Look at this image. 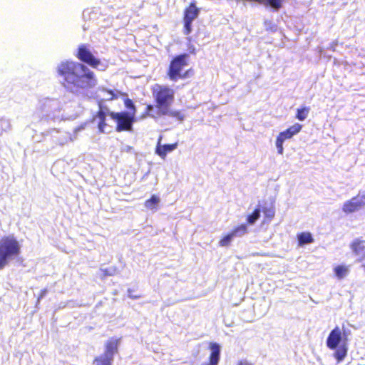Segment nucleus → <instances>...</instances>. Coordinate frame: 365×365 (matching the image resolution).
I'll return each instance as SVG.
<instances>
[{
  "instance_id": "bb28decb",
  "label": "nucleus",
  "mask_w": 365,
  "mask_h": 365,
  "mask_svg": "<svg viewBox=\"0 0 365 365\" xmlns=\"http://www.w3.org/2000/svg\"><path fill=\"white\" fill-rule=\"evenodd\" d=\"M101 272H103V275L104 277L113 276L117 272V268L114 266H111V267H106V268H101Z\"/></svg>"
},
{
  "instance_id": "ddd939ff",
  "label": "nucleus",
  "mask_w": 365,
  "mask_h": 365,
  "mask_svg": "<svg viewBox=\"0 0 365 365\" xmlns=\"http://www.w3.org/2000/svg\"><path fill=\"white\" fill-rule=\"evenodd\" d=\"M209 349L210 351L209 363L202 365H218L220 360L221 346L218 343L212 341L209 344Z\"/></svg>"
},
{
  "instance_id": "9d476101",
  "label": "nucleus",
  "mask_w": 365,
  "mask_h": 365,
  "mask_svg": "<svg viewBox=\"0 0 365 365\" xmlns=\"http://www.w3.org/2000/svg\"><path fill=\"white\" fill-rule=\"evenodd\" d=\"M353 255L356 257V262L360 263L365 271V240L355 238L349 245Z\"/></svg>"
},
{
  "instance_id": "1a4fd4ad",
  "label": "nucleus",
  "mask_w": 365,
  "mask_h": 365,
  "mask_svg": "<svg viewBox=\"0 0 365 365\" xmlns=\"http://www.w3.org/2000/svg\"><path fill=\"white\" fill-rule=\"evenodd\" d=\"M200 9L195 3H190L185 9L183 14V34L189 35L192 31V22L200 14Z\"/></svg>"
},
{
  "instance_id": "393cba45",
  "label": "nucleus",
  "mask_w": 365,
  "mask_h": 365,
  "mask_svg": "<svg viewBox=\"0 0 365 365\" xmlns=\"http://www.w3.org/2000/svg\"><path fill=\"white\" fill-rule=\"evenodd\" d=\"M262 212H264V215L266 218L269 220H272L275 215L274 208L272 205L270 207H262Z\"/></svg>"
},
{
  "instance_id": "4be33fe9",
  "label": "nucleus",
  "mask_w": 365,
  "mask_h": 365,
  "mask_svg": "<svg viewBox=\"0 0 365 365\" xmlns=\"http://www.w3.org/2000/svg\"><path fill=\"white\" fill-rule=\"evenodd\" d=\"M231 232L234 237H240L247 232V226L246 224H242L236 227Z\"/></svg>"
},
{
  "instance_id": "f8f14e48",
  "label": "nucleus",
  "mask_w": 365,
  "mask_h": 365,
  "mask_svg": "<svg viewBox=\"0 0 365 365\" xmlns=\"http://www.w3.org/2000/svg\"><path fill=\"white\" fill-rule=\"evenodd\" d=\"M107 110L109 109L108 108H103L101 107L93 118V122L97 123L98 131L101 133H109L111 131V127L106 122V117L108 115Z\"/></svg>"
},
{
  "instance_id": "412c9836",
  "label": "nucleus",
  "mask_w": 365,
  "mask_h": 365,
  "mask_svg": "<svg viewBox=\"0 0 365 365\" xmlns=\"http://www.w3.org/2000/svg\"><path fill=\"white\" fill-rule=\"evenodd\" d=\"M310 108L303 106L297 109L296 118L300 121H304L308 116Z\"/></svg>"
},
{
  "instance_id": "f704fd0d",
  "label": "nucleus",
  "mask_w": 365,
  "mask_h": 365,
  "mask_svg": "<svg viewBox=\"0 0 365 365\" xmlns=\"http://www.w3.org/2000/svg\"><path fill=\"white\" fill-rule=\"evenodd\" d=\"M187 39L188 40L189 42L191 41V37H187Z\"/></svg>"
},
{
  "instance_id": "f3484780",
  "label": "nucleus",
  "mask_w": 365,
  "mask_h": 365,
  "mask_svg": "<svg viewBox=\"0 0 365 365\" xmlns=\"http://www.w3.org/2000/svg\"><path fill=\"white\" fill-rule=\"evenodd\" d=\"M122 96H123V103L125 107L128 109V110H125L127 113H129L130 115H133L135 116L137 110L133 100L130 99L128 97V94L125 93H120Z\"/></svg>"
},
{
  "instance_id": "7c9ffc66",
  "label": "nucleus",
  "mask_w": 365,
  "mask_h": 365,
  "mask_svg": "<svg viewBox=\"0 0 365 365\" xmlns=\"http://www.w3.org/2000/svg\"><path fill=\"white\" fill-rule=\"evenodd\" d=\"M48 293V290L47 289H43L41 291V293L38 297V302H39L41 299H42L43 298H44L46 297V295Z\"/></svg>"
},
{
  "instance_id": "4468645a",
  "label": "nucleus",
  "mask_w": 365,
  "mask_h": 365,
  "mask_svg": "<svg viewBox=\"0 0 365 365\" xmlns=\"http://www.w3.org/2000/svg\"><path fill=\"white\" fill-rule=\"evenodd\" d=\"M177 148V143L161 145L159 140L155 148V153L161 158L165 159L168 153L173 152Z\"/></svg>"
},
{
  "instance_id": "6ab92c4d",
  "label": "nucleus",
  "mask_w": 365,
  "mask_h": 365,
  "mask_svg": "<svg viewBox=\"0 0 365 365\" xmlns=\"http://www.w3.org/2000/svg\"><path fill=\"white\" fill-rule=\"evenodd\" d=\"M261 207L259 204L253 212L247 217V222L249 225H254L261 215Z\"/></svg>"
},
{
  "instance_id": "423d86ee",
  "label": "nucleus",
  "mask_w": 365,
  "mask_h": 365,
  "mask_svg": "<svg viewBox=\"0 0 365 365\" xmlns=\"http://www.w3.org/2000/svg\"><path fill=\"white\" fill-rule=\"evenodd\" d=\"M121 338L111 337L105 343L104 352L95 358V365H113L114 356L118 352Z\"/></svg>"
},
{
  "instance_id": "7ed1b4c3",
  "label": "nucleus",
  "mask_w": 365,
  "mask_h": 365,
  "mask_svg": "<svg viewBox=\"0 0 365 365\" xmlns=\"http://www.w3.org/2000/svg\"><path fill=\"white\" fill-rule=\"evenodd\" d=\"M174 91L168 86H156L153 90V96L156 103V114L174 117L180 121H182L185 115L178 110H171L170 106L174 101Z\"/></svg>"
},
{
  "instance_id": "39448f33",
  "label": "nucleus",
  "mask_w": 365,
  "mask_h": 365,
  "mask_svg": "<svg viewBox=\"0 0 365 365\" xmlns=\"http://www.w3.org/2000/svg\"><path fill=\"white\" fill-rule=\"evenodd\" d=\"M327 346L334 350V357L337 362L342 361L347 355V343L343 339L341 330L339 327H334L329 334L326 340Z\"/></svg>"
},
{
  "instance_id": "9b49d317",
  "label": "nucleus",
  "mask_w": 365,
  "mask_h": 365,
  "mask_svg": "<svg viewBox=\"0 0 365 365\" xmlns=\"http://www.w3.org/2000/svg\"><path fill=\"white\" fill-rule=\"evenodd\" d=\"M365 206V193H359L349 200L344 202L342 211L346 214H351L360 210Z\"/></svg>"
},
{
  "instance_id": "cd10ccee",
  "label": "nucleus",
  "mask_w": 365,
  "mask_h": 365,
  "mask_svg": "<svg viewBox=\"0 0 365 365\" xmlns=\"http://www.w3.org/2000/svg\"><path fill=\"white\" fill-rule=\"evenodd\" d=\"M284 140H283L280 137L277 136L276 139V147L277 149V153L280 155L283 154L284 148L283 143Z\"/></svg>"
},
{
  "instance_id": "c756f323",
  "label": "nucleus",
  "mask_w": 365,
  "mask_h": 365,
  "mask_svg": "<svg viewBox=\"0 0 365 365\" xmlns=\"http://www.w3.org/2000/svg\"><path fill=\"white\" fill-rule=\"evenodd\" d=\"M147 114L150 117H154L153 112L154 111V107L151 105H148L146 107Z\"/></svg>"
},
{
  "instance_id": "a211bd4d",
  "label": "nucleus",
  "mask_w": 365,
  "mask_h": 365,
  "mask_svg": "<svg viewBox=\"0 0 365 365\" xmlns=\"http://www.w3.org/2000/svg\"><path fill=\"white\" fill-rule=\"evenodd\" d=\"M160 202V199L156 195L152 196L145 202V207L151 210H157L158 207Z\"/></svg>"
},
{
  "instance_id": "b1692460",
  "label": "nucleus",
  "mask_w": 365,
  "mask_h": 365,
  "mask_svg": "<svg viewBox=\"0 0 365 365\" xmlns=\"http://www.w3.org/2000/svg\"><path fill=\"white\" fill-rule=\"evenodd\" d=\"M11 125L9 119L5 117L0 118V130L1 131H8L11 129Z\"/></svg>"
},
{
  "instance_id": "5701e85b",
  "label": "nucleus",
  "mask_w": 365,
  "mask_h": 365,
  "mask_svg": "<svg viewBox=\"0 0 365 365\" xmlns=\"http://www.w3.org/2000/svg\"><path fill=\"white\" fill-rule=\"evenodd\" d=\"M336 277L339 279H343L348 274V269L344 265H338L334 269Z\"/></svg>"
},
{
  "instance_id": "2f4dec72",
  "label": "nucleus",
  "mask_w": 365,
  "mask_h": 365,
  "mask_svg": "<svg viewBox=\"0 0 365 365\" xmlns=\"http://www.w3.org/2000/svg\"><path fill=\"white\" fill-rule=\"evenodd\" d=\"M128 296L130 299H137L140 297V295H135L132 293V290L130 289H128Z\"/></svg>"
},
{
  "instance_id": "6e6552de",
  "label": "nucleus",
  "mask_w": 365,
  "mask_h": 365,
  "mask_svg": "<svg viewBox=\"0 0 365 365\" xmlns=\"http://www.w3.org/2000/svg\"><path fill=\"white\" fill-rule=\"evenodd\" d=\"M189 55L183 53L175 56L170 61L168 76L173 81H176L179 78H185V75L182 74L183 68L187 66Z\"/></svg>"
},
{
  "instance_id": "72a5a7b5",
  "label": "nucleus",
  "mask_w": 365,
  "mask_h": 365,
  "mask_svg": "<svg viewBox=\"0 0 365 365\" xmlns=\"http://www.w3.org/2000/svg\"><path fill=\"white\" fill-rule=\"evenodd\" d=\"M188 50L190 51V52L191 53H194L195 48L193 46H189Z\"/></svg>"
},
{
  "instance_id": "f03ea898",
  "label": "nucleus",
  "mask_w": 365,
  "mask_h": 365,
  "mask_svg": "<svg viewBox=\"0 0 365 365\" xmlns=\"http://www.w3.org/2000/svg\"><path fill=\"white\" fill-rule=\"evenodd\" d=\"M67 93L59 98H44L39 100L37 109L40 111L41 118L47 121L68 119V116L61 113L63 107L71 101V93Z\"/></svg>"
},
{
  "instance_id": "2eb2a0df",
  "label": "nucleus",
  "mask_w": 365,
  "mask_h": 365,
  "mask_svg": "<svg viewBox=\"0 0 365 365\" xmlns=\"http://www.w3.org/2000/svg\"><path fill=\"white\" fill-rule=\"evenodd\" d=\"M302 128V125L301 124L295 123L288 128L287 130L280 132L278 136L285 141L286 140L292 138L294 135L299 133Z\"/></svg>"
},
{
  "instance_id": "20e7f679",
  "label": "nucleus",
  "mask_w": 365,
  "mask_h": 365,
  "mask_svg": "<svg viewBox=\"0 0 365 365\" xmlns=\"http://www.w3.org/2000/svg\"><path fill=\"white\" fill-rule=\"evenodd\" d=\"M21 247L14 235L4 236L0 240V266L2 269L20 255Z\"/></svg>"
},
{
  "instance_id": "a878e982",
  "label": "nucleus",
  "mask_w": 365,
  "mask_h": 365,
  "mask_svg": "<svg viewBox=\"0 0 365 365\" xmlns=\"http://www.w3.org/2000/svg\"><path fill=\"white\" fill-rule=\"evenodd\" d=\"M234 238V236L232 235V232L227 234L225 235L220 241L219 244L221 247H226L228 246L230 242L232 241Z\"/></svg>"
},
{
  "instance_id": "f257e3e1",
  "label": "nucleus",
  "mask_w": 365,
  "mask_h": 365,
  "mask_svg": "<svg viewBox=\"0 0 365 365\" xmlns=\"http://www.w3.org/2000/svg\"><path fill=\"white\" fill-rule=\"evenodd\" d=\"M91 48L90 44H80L74 53L79 62L63 60L55 67L56 76L65 91L83 99H89L90 91L98 85L95 73L88 66L100 71L107 68V65L95 56L97 52Z\"/></svg>"
},
{
  "instance_id": "c85d7f7f",
  "label": "nucleus",
  "mask_w": 365,
  "mask_h": 365,
  "mask_svg": "<svg viewBox=\"0 0 365 365\" xmlns=\"http://www.w3.org/2000/svg\"><path fill=\"white\" fill-rule=\"evenodd\" d=\"M351 334V330L349 328H346L344 326L342 327L341 329V335L343 336V339L347 343L348 337Z\"/></svg>"
},
{
  "instance_id": "473e14b6",
  "label": "nucleus",
  "mask_w": 365,
  "mask_h": 365,
  "mask_svg": "<svg viewBox=\"0 0 365 365\" xmlns=\"http://www.w3.org/2000/svg\"><path fill=\"white\" fill-rule=\"evenodd\" d=\"M237 365H252V364L247 361L242 360L238 362Z\"/></svg>"
},
{
  "instance_id": "dca6fc26",
  "label": "nucleus",
  "mask_w": 365,
  "mask_h": 365,
  "mask_svg": "<svg viewBox=\"0 0 365 365\" xmlns=\"http://www.w3.org/2000/svg\"><path fill=\"white\" fill-rule=\"evenodd\" d=\"M297 241L299 247H304L306 245L312 243L314 238L310 232H302L297 235Z\"/></svg>"
},
{
  "instance_id": "aec40b11",
  "label": "nucleus",
  "mask_w": 365,
  "mask_h": 365,
  "mask_svg": "<svg viewBox=\"0 0 365 365\" xmlns=\"http://www.w3.org/2000/svg\"><path fill=\"white\" fill-rule=\"evenodd\" d=\"M99 91H103L107 93V96L105 98L106 101H112L117 99L118 97V95H120L122 93L120 91L117 90H111V89H107L105 87H100L98 88Z\"/></svg>"
},
{
  "instance_id": "0eeeda50",
  "label": "nucleus",
  "mask_w": 365,
  "mask_h": 365,
  "mask_svg": "<svg viewBox=\"0 0 365 365\" xmlns=\"http://www.w3.org/2000/svg\"><path fill=\"white\" fill-rule=\"evenodd\" d=\"M108 115L116 123V131H131L136 120L135 116L126 111L114 112L107 110Z\"/></svg>"
}]
</instances>
